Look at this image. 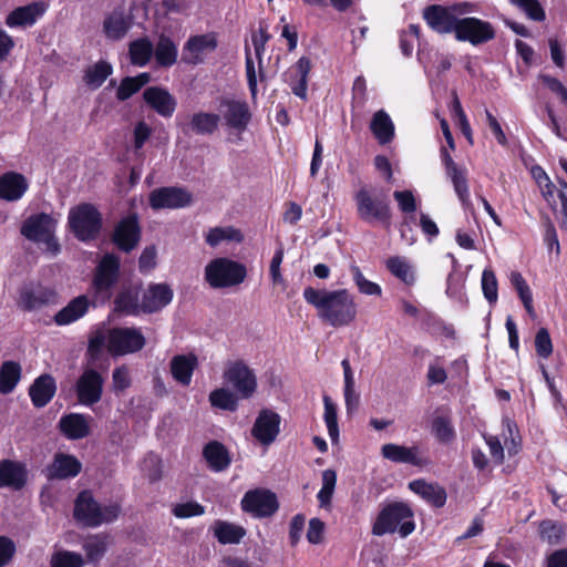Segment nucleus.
<instances>
[{
    "label": "nucleus",
    "instance_id": "obj_1",
    "mask_svg": "<svg viewBox=\"0 0 567 567\" xmlns=\"http://www.w3.org/2000/svg\"><path fill=\"white\" fill-rule=\"evenodd\" d=\"M305 300L316 308L318 318L334 327H347L357 318V303L347 289L327 290L307 287Z\"/></svg>",
    "mask_w": 567,
    "mask_h": 567
},
{
    "label": "nucleus",
    "instance_id": "obj_2",
    "mask_svg": "<svg viewBox=\"0 0 567 567\" xmlns=\"http://www.w3.org/2000/svg\"><path fill=\"white\" fill-rule=\"evenodd\" d=\"M473 11L474 4L464 1L452 6H427L423 9L422 16L433 31L440 34H455L461 17Z\"/></svg>",
    "mask_w": 567,
    "mask_h": 567
},
{
    "label": "nucleus",
    "instance_id": "obj_3",
    "mask_svg": "<svg viewBox=\"0 0 567 567\" xmlns=\"http://www.w3.org/2000/svg\"><path fill=\"white\" fill-rule=\"evenodd\" d=\"M413 513L404 503H393L385 506L373 524L372 533L377 536L393 534L396 530L401 537L409 536L415 528Z\"/></svg>",
    "mask_w": 567,
    "mask_h": 567
},
{
    "label": "nucleus",
    "instance_id": "obj_4",
    "mask_svg": "<svg viewBox=\"0 0 567 567\" xmlns=\"http://www.w3.org/2000/svg\"><path fill=\"white\" fill-rule=\"evenodd\" d=\"M121 507L117 504L101 506L89 491L81 492L74 504V518L86 527H97L117 518Z\"/></svg>",
    "mask_w": 567,
    "mask_h": 567
},
{
    "label": "nucleus",
    "instance_id": "obj_5",
    "mask_svg": "<svg viewBox=\"0 0 567 567\" xmlns=\"http://www.w3.org/2000/svg\"><path fill=\"white\" fill-rule=\"evenodd\" d=\"M246 276L245 265L226 257L215 258L205 267V279L214 289L237 286L245 280Z\"/></svg>",
    "mask_w": 567,
    "mask_h": 567
},
{
    "label": "nucleus",
    "instance_id": "obj_6",
    "mask_svg": "<svg viewBox=\"0 0 567 567\" xmlns=\"http://www.w3.org/2000/svg\"><path fill=\"white\" fill-rule=\"evenodd\" d=\"M68 223L71 231L81 241L94 240L102 229V215L89 203L80 204L70 209Z\"/></svg>",
    "mask_w": 567,
    "mask_h": 567
},
{
    "label": "nucleus",
    "instance_id": "obj_7",
    "mask_svg": "<svg viewBox=\"0 0 567 567\" xmlns=\"http://www.w3.org/2000/svg\"><path fill=\"white\" fill-rule=\"evenodd\" d=\"M56 220L49 214L40 213L28 217L22 226L21 234L29 240L34 243H43L47 250L56 255L60 245L54 238Z\"/></svg>",
    "mask_w": 567,
    "mask_h": 567
},
{
    "label": "nucleus",
    "instance_id": "obj_8",
    "mask_svg": "<svg viewBox=\"0 0 567 567\" xmlns=\"http://www.w3.org/2000/svg\"><path fill=\"white\" fill-rule=\"evenodd\" d=\"M120 259L113 254H106L102 257L95 268L92 289L96 301H106L112 296V289L118 281Z\"/></svg>",
    "mask_w": 567,
    "mask_h": 567
},
{
    "label": "nucleus",
    "instance_id": "obj_9",
    "mask_svg": "<svg viewBox=\"0 0 567 567\" xmlns=\"http://www.w3.org/2000/svg\"><path fill=\"white\" fill-rule=\"evenodd\" d=\"M223 379L230 385L239 399L251 398L257 390V378L254 370L244 360L228 361Z\"/></svg>",
    "mask_w": 567,
    "mask_h": 567
},
{
    "label": "nucleus",
    "instance_id": "obj_10",
    "mask_svg": "<svg viewBox=\"0 0 567 567\" xmlns=\"http://www.w3.org/2000/svg\"><path fill=\"white\" fill-rule=\"evenodd\" d=\"M495 35L496 31L491 22L474 17H461L455 32L456 40L470 42L472 45L486 43Z\"/></svg>",
    "mask_w": 567,
    "mask_h": 567
},
{
    "label": "nucleus",
    "instance_id": "obj_11",
    "mask_svg": "<svg viewBox=\"0 0 567 567\" xmlns=\"http://www.w3.org/2000/svg\"><path fill=\"white\" fill-rule=\"evenodd\" d=\"M148 202L155 210L178 209L189 206L193 202V195L183 187H159L150 193Z\"/></svg>",
    "mask_w": 567,
    "mask_h": 567
},
{
    "label": "nucleus",
    "instance_id": "obj_12",
    "mask_svg": "<svg viewBox=\"0 0 567 567\" xmlns=\"http://www.w3.org/2000/svg\"><path fill=\"white\" fill-rule=\"evenodd\" d=\"M145 338L136 328H114L109 334V350L112 354L123 355L142 350Z\"/></svg>",
    "mask_w": 567,
    "mask_h": 567
},
{
    "label": "nucleus",
    "instance_id": "obj_13",
    "mask_svg": "<svg viewBox=\"0 0 567 567\" xmlns=\"http://www.w3.org/2000/svg\"><path fill=\"white\" fill-rule=\"evenodd\" d=\"M278 507L276 494L268 489L248 491L241 499L243 511L258 518L272 516Z\"/></svg>",
    "mask_w": 567,
    "mask_h": 567
},
{
    "label": "nucleus",
    "instance_id": "obj_14",
    "mask_svg": "<svg viewBox=\"0 0 567 567\" xmlns=\"http://www.w3.org/2000/svg\"><path fill=\"white\" fill-rule=\"evenodd\" d=\"M104 388V378L94 369H85L75 383L79 403L92 406L101 401Z\"/></svg>",
    "mask_w": 567,
    "mask_h": 567
},
{
    "label": "nucleus",
    "instance_id": "obj_15",
    "mask_svg": "<svg viewBox=\"0 0 567 567\" xmlns=\"http://www.w3.org/2000/svg\"><path fill=\"white\" fill-rule=\"evenodd\" d=\"M359 217L364 221H380L390 225L391 212L389 205L379 199L372 198L365 189H360L355 196Z\"/></svg>",
    "mask_w": 567,
    "mask_h": 567
},
{
    "label": "nucleus",
    "instance_id": "obj_16",
    "mask_svg": "<svg viewBox=\"0 0 567 567\" xmlns=\"http://www.w3.org/2000/svg\"><path fill=\"white\" fill-rule=\"evenodd\" d=\"M174 291L168 284H150L141 296V311L155 313L168 306Z\"/></svg>",
    "mask_w": 567,
    "mask_h": 567
},
{
    "label": "nucleus",
    "instance_id": "obj_17",
    "mask_svg": "<svg viewBox=\"0 0 567 567\" xmlns=\"http://www.w3.org/2000/svg\"><path fill=\"white\" fill-rule=\"evenodd\" d=\"M219 107L221 113L220 117L229 128L239 133L247 128L251 120V113L246 102L223 100Z\"/></svg>",
    "mask_w": 567,
    "mask_h": 567
},
{
    "label": "nucleus",
    "instance_id": "obj_18",
    "mask_svg": "<svg viewBox=\"0 0 567 567\" xmlns=\"http://www.w3.org/2000/svg\"><path fill=\"white\" fill-rule=\"evenodd\" d=\"M82 470L81 462L71 454L55 453L44 473L49 481H62L78 476Z\"/></svg>",
    "mask_w": 567,
    "mask_h": 567
},
{
    "label": "nucleus",
    "instance_id": "obj_19",
    "mask_svg": "<svg viewBox=\"0 0 567 567\" xmlns=\"http://www.w3.org/2000/svg\"><path fill=\"white\" fill-rule=\"evenodd\" d=\"M141 239V228L136 215L123 218L115 227L113 234L114 244L123 251L133 250Z\"/></svg>",
    "mask_w": 567,
    "mask_h": 567
},
{
    "label": "nucleus",
    "instance_id": "obj_20",
    "mask_svg": "<svg viewBox=\"0 0 567 567\" xmlns=\"http://www.w3.org/2000/svg\"><path fill=\"white\" fill-rule=\"evenodd\" d=\"M280 416L271 410H262L257 416L251 433L264 445L271 444L279 434Z\"/></svg>",
    "mask_w": 567,
    "mask_h": 567
},
{
    "label": "nucleus",
    "instance_id": "obj_21",
    "mask_svg": "<svg viewBox=\"0 0 567 567\" xmlns=\"http://www.w3.org/2000/svg\"><path fill=\"white\" fill-rule=\"evenodd\" d=\"M92 417L81 413H69L63 415L58 427L60 432L69 440H81L90 435V422Z\"/></svg>",
    "mask_w": 567,
    "mask_h": 567
},
{
    "label": "nucleus",
    "instance_id": "obj_22",
    "mask_svg": "<svg viewBox=\"0 0 567 567\" xmlns=\"http://www.w3.org/2000/svg\"><path fill=\"white\" fill-rule=\"evenodd\" d=\"M143 97L145 102L161 116L171 117L176 109V99L165 89L158 86L147 87Z\"/></svg>",
    "mask_w": 567,
    "mask_h": 567
},
{
    "label": "nucleus",
    "instance_id": "obj_23",
    "mask_svg": "<svg viewBox=\"0 0 567 567\" xmlns=\"http://www.w3.org/2000/svg\"><path fill=\"white\" fill-rule=\"evenodd\" d=\"M217 41L212 34L190 37L183 51V60L186 63L198 64L203 61V54L216 49Z\"/></svg>",
    "mask_w": 567,
    "mask_h": 567
},
{
    "label": "nucleus",
    "instance_id": "obj_24",
    "mask_svg": "<svg viewBox=\"0 0 567 567\" xmlns=\"http://www.w3.org/2000/svg\"><path fill=\"white\" fill-rule=\"evenodd\" d=\"M381 455L393 463L421 466L424 461L421 457L417 446H404L394 443H386L381 447Z\"/></svg>",
    "mask_w": 567,
    "mask_h": 567
},
{
    "label": "nucleus",
    "instance_id": "obj_25",
    "mask_svg": "<svg viewBox=\"0 0 567 567\" xmlns=\"http://www.w3.org/2000/svg\"><path fill=\"white\" fill-rule=\"evenodd\" d=\"M56 383L51 374H41L29 389V395L35 408H44L54 396Z\"/></svg>",
    "mask_w": 567,
    "mask_h": 567
},
{
    "label": "nucleus",
    "instance_id": "obj_26",
    "mask_svg": "<svg viewBox=\"0 0 567 567\" xmlns=\"http://www.w3.org/2000/svg\"><path fill=\"white\" fill-rule=\"evenodd\" d=\"M28 181L22 174L8 172L0 176V198L7 202L20 199L27 192Z\"/></svg>",
    "mask_w": 567,
    "mask_h": 567
},
{
    "label": "nucleus",
    "instance_id": "obj_27",
    "mask_svg": "<svg viewBox=\"0 0 567 567\" xmlns=\"http://www.w3.org/2000/svg\"><path fill=\"white\" fill-rule=\"evenodd\" d=\"M27 482L25 467L11 460L0 461V487L21 489Z\"/></svg>",
    "mask_w": 567,
    "mask_h": 567
},
{
    "label": "nucleus",
    "instance_id": "obj_28",
    "mask_svg": "<svg viewBox=\"0 0 567 567\" xmlns=\"http://www.w3.org/2000/svg\"><path fill=\"white\" fill-rule=\"evenodd\" d=\"M45 9L47 7L42 2L19 7L7 17L6 23L10 28L32 25L45 12Z\"/></svg>",
    "mask_w": 567,
    "mask_h": 567
},
{
    "label": "nucleus",
    "instance_id": "obj_29",
    "mask_svg": "<svg viewBox=\"0 0 567 567\" xmlns=\"http://www.w3.org/2000/svg\"><path fill=\"white\" fill-rule=\"evenodd\" d=\"M197 363V358L194 354L173 357L169 363L172 377L182 385H188Z\"/></svg>",
    "mask_w": 567,
    "mask_h": 567
},
{
    "label": "nucleus",
    "instance_id": "obj_30",
    "mask_svg": "<svg viewBox=\"0 0 567 567\" xmlns=\"http://www.w3.org/2000/svg\"><path fill=\"white\" fill-rule=\"evenodd\" d=\"M409 487L437 508L443 507L446 503V492L439 484L426 483L423 480H415L409 484Z\"/></svg>",
    "mask_w": 567,
    "mask_h": 567
},
{
    "label": "nucleus",
    "instance_id": "obj_31",
    "mask_svg": "<svg viewBox=\"0 0 567 567\" xmlns=\"http://www.w3.org/2000/svg\"><path fill=\"white\" fill-rule=\"evenodd\" d=\"M89 306L86 296H78L54 316V321L58 326L70 324L82 318L87 312Z\"/></svg>",
    "mask_w": 567,
    "mask_h": 567
},
{
    "label": "nucleus",
    "instance_id": "obj_32",
    "mask_svg": "<svg viewBox=\"0 0 567 567\" xmlns=\"http://www.w3.org/2000/svg\"><path fill=\"white\" fill-rule=\"evenodd\" d=\"M203 456L208 463L209 467L215 472H221L226 470L230 464V456L226 447L217 442L213 441L205 445L203 450Z\"/></svg>",
    "mask_w": 567,
    "mask_h": 567
},
{
    "label": "nucleus",
    "instance_id": "obj_33",
    "mask_svg": "<svg viewBox=\"0 0 567 567\" xmlns=\"http://www.w3.org/2000/svg\"><path fill=\"white\" fill-rule=\"evenodd\" d=\"M370 130L380 144H388L394 137V125L389 114L380 110L374 113Z\"/></svg>",
    "mask_w": 567,
    "mask_h": 567
},
{
    "label": "nucleus",
    "instance_id": "obj_34",
    "mask_svg": "<svg viewBox=\"0 0 567 567\" xmlns=\"http://www.w3.org/2000/svg\"><path fill=\"white\" fill-rule=\"evenodd\" d=\"M310 70V60L307 56H301L295 65L296 76L291 78L289 81L292 93L302 100H307L308 75Z\"/></svg>",
    "mask_w": 567,
    "mask_h": 567
},
{
    "label": "nucleus",
    "instance_id": "obj_35",
    "mask_svg": "<svg viewBox=\"0 0 567 567\" xmlns=\"http://www.w3.org/2000/svg\"><path fill=\"white\" fill-rule=\"evenodd\" d=\"M131 22L125 18L123 12L114 11L104 19L103 31L111 40H121L125 37Z\"/></svg>",
    "mask_w": 567,
    "mask_h": 567
},
{
    "label": "nucleus",
    "instance_id": "obj_36",
    "mask_svg": "<svg viewBox=\"0 0 567 567\" xmlns=\"http://www.w3.org/2000/svg\"><path fill=\"white\" fill-rule=\"evenodd\" d=\"M220 120L219 114L197 112L193 114L189 127L198 135H212L218 128Z\"/></svg>",
    "mask_w": 567,
    "mask_h": 567
},
{
    "label": "nucleus",
    "instance_id": "obj_37",
    "mask_svg": "<svg viewBox=\"0 0 567 567\" xmlns=\"http://www.w3.org/2000/svg\"><path fill=\"white\" fill-rule=\"evenodd\" d=\"M21 378V367L14 361H6L0 368V393H11Z\"/></svg>",
    "mask_w": 567,
    "mask_h": 567
},
{
    "label": "nucleus",
    "instance_id": "obj_38",
    "mask_svg": "<svg viewBox=\"0 0 567 567\" xmlns=\"http://www.w3.org/2000/svg\"><path fill=\"white\" fill-rule=\"evenodd\" d=\"M446 176L451 179L454 190L463 205L470 204V190L467 185V171L458 165L445 171Z\"/></svg>",
    "mask_w": 567,
    "mask_h": 567
},
{
    "label": "nucleus",
    "instance_id": "obj_39",
    "mask_svg": "<svg viewBox=\"0 0 567 567\" xmlns=\"http://www.w3.org/2000/svg\"><path fill=\"white\" fill-rule=\"evenodd\" d=\"M153 52L155 53L156 61L162 66H171L177 60V47L173 40L165 34L159 37Z\"/></svg>",
    "mask_w": 567,
    "mask_h": 567
},
{
    "label": "nucleus",
    "instance_id": "obj_40",
    "mask_svg": "<svg viewBox=\"0 0 567 567\" xmlns=\"http://www.w3.org/2000/svg\"><path fill=\"white\" fill-rule=\"evenodd\" d=\"M107 549V537L102 534L91 535L84 539L83 550L87 563L95 564L102 559Z\"/></svg>",
    "mask_w": 567,
    "mask_h": 567
},
{
    "label": "nucleus",
    "instance_id": "obj_41",
    "mask_svg": "<svg viewBox=\"0 0 567 567\" xmlns=\"http://www.w3.org/2000/svg\"><path fill=\"white\" fill-rule=\"evenodd\" d=\"M214 534L221 544H239L246 530L241 526L218 520L215 524Z\"/></svg>",
    "mask_w": 567,
    "mask_h": 567
},
{
    "label": "nucleus",
    "instance_id": "obj_42",
    "mask_svg": "<svg viewBox=\"0 0 567 567\" xmlns=\"http://www.w3.org/2000/svg\"><path fill=\"white\" fill-rule=\"evenodd\" d=\"M151 80L150 73H141L137 76L124 78L116 91V97L120 101L130 99L133 94L138 92Z\"/></svg>",
    "mask_w": 567,
    "mask_h": 567
},
{
    "label": "nucleus",
    "instance_id": "obj_43",
    "mask_svg": "<svg viewBox=\"0 0 567 567\" xmlns=\"http://www.w3.org/2000/svg\"><path fill=\"white\" fill-rule=\"evenodd\" d=\"M112 65L106 61H99L89 66L84 74L85 83L92 89H99L104 81L112 74Z\"/></svg>",
    "mask_w": 567,
    "mask_h": 567
},
{
    "label": "nucleus",
    "instance_id": "obj_44",
    "mask_svg": "<svg viewBox=\"0 0 567 567\" xmlns=\"http://www.w3.org/2000/svg\"><path fill=\"white\" fill-rule=\"evenodd\" d=\"M131 62L134 65L144 66L151 60L154 47L152 42L146 39H138L130 44Z\"/></svg>",
    "mask_w": 567,
    "mask_h": 567
},
{
    "label": "nucleus",
    "instance_id": "obj_45",
    "mask_svg": "<svg viewBox=\"0 0 567 567\" xmlns=\"http://www.w3.org/2000/svg\"><path fill=\"white\" fill-rule=\"evenodd\" d=\"M209 402L213 406L234 412L238 408V395L229 389L219 388L210 392Z\"/></svg>",
    "mask_w": 567,
    "mask_h": 567
},
{
    "label": "nucleus",
    "instance_id": "obj_46",
    "mask_svg": "<svg viewBox=\"0 0 567 567\" xmlns=\"http://www.w3.org/2000/svg\"><path fill=\"white\" fill-rule=\"evenodd\" d=\"M539 537L549 545H558L565 537V527L550 519L543 520L539 524Z\"/></svg>",
    "mask_w": 567,
    "mask_h": 567
},
{
    "label": "nucleus",
    "instance_id": "obj_47",
    "mask_svg": "<svg viewBox=\"0 0 567 567\" xmlns=\"http://www.w3.org/2000/svg\"><path fill=\"white\" fill-rule=\"evenodd\" d=\"M224 240L240 243L243 235L234 227H215L206 236V243L212 247L218 246Z\"/></svg>",
    "mask_w": 567,
    "mask_h": 567
},
{
    "label": "nucleus",
    "instance_id": "obj_48",
    "mask_svg": "<svg viewBox=\"0 0 567 567\" xmlns=\"http://www.w3.org/2000/svg\"><path fill=\"white\" fill-rule=\"evenodd\" d=\"M114 310L127 315H137L141 311V300L131 290L121 291L114 300Z\"/></svg>",
    "mask_w": 567,
    "mask_h": 567
},
{
    "label": "nucleus",
    "instance_id": "obj_49",
    "mask_svg": "<svg viewBox=\"0 0 567 567\" xmlns=\"http://www.w3.org/2000/svg\"><path fill=\"white\" fill-rule=\"evenodd\" d=\"M337 484V473L333 470H324L322 472V486L317 497L321 507H329Z\"/></svg>",
    "mask_w": 567,
    "mask_h": 567
},
{
    "label": "nucleus",
    "instance_id": "obj_50",
    "mask_svg": "<svg viewBox=\"0 0 567 567\" xmlns=\"http://www.w3.org/2000/svg\"><path fill=\"white\" fill-rule=\"evenodd\" d=\"M389 271L401 279L403 282L410 285L414 281V272L411 265L401 257H391L386 261Z\"/></svg>",
    "mask_w": 567,
    "mask_h": 567
},
{
    "label": "nucleus",
    "instance_id": "obj_51",
    "mask_svg": "<svg viewBox=\"0 0 567 567\" xmlns=\"http://www.w3.org/2000/svg\"><path fill=\"white\" fill-rule=\"evenodd\" d=\"M432 431L442 443H449L455 437V432L449 415H436L432 422Z\"/></svg>",
    "mask_w": 567,
    "mask_h": 567
},
{
    "label": "nucleus",
    "instance_id": "obj_52",
    "mask_svg": "<svg viewBox=\"0 0 567 567\" xmlns=\"http://www.w3.org/2000/svg\"><path fill=\"white\" fill-rule=\"evenodd\" d=\"M84 558L81 554L70 550H59L51 556V567H83Z\"/></svg>",
    "mask_w": 567,
    "mask_h": 567
},
{
    "label": "nucleus",
    "instance_id": "obj_53",
    "mask_svg": "<svg viewBox=\"0 0 567 567\" xmlns=\"http://www.w3.org/2000/svg\"><path fill=\"white\" fill-rule=\"evenodd\" d=\"M350 271L353 278L355 286L359 291L367 296H380L382 290L381 287L364 278L361 269L355 264L350 265Z\"/></svg>",
    "mask_w": 567,
    "mask_h": 567
},
{
    "label": "nucleus",
    "instance_id": "obj_54",
    "mask_svg": "<svg viewBox=\"0 0 567 567\" xmlns=\"http://www.w3.org/2000/svg\"><path fill=\"white\" fill-rule=\"evenodd\" d=\"M323 419L328 429L329 436L331 437L332 441H337L339 437L337 406L328 395H323Z\"/></svg>",
    "mask_w": 567,
    "mask_h": 567
},
{
    "label": "nucleus",
    "instance_id": "obj_55",
    "mask_svg": "<svg viewBox=\"0 0 567 567\" xmlns=\"http://www.w3.org/2000/svg\"><path fill=\"white\" fill-rule=\"evenodd\" d=\"M511 3L525 12L528 19L534 21H544L546 18L545 10L538 0H509Z\"/></svg>",
    "mask_w": 567,
    "mask_h": 567
},
{
    "label": "nucleus",
    "instance_id": "obj_56",
    "mask_svg": "<svg viewBox=\"0 0 567 567\" xmlns=\"http://www.w3.org/2000/svg\"><path fill=\"white\" fill-rule=\"evenodd\" d=\"M482 289L484 297L493 303L497 300V279L492 269H484L482 274Z\"/></svg>",
    "mask_w": 567,
    "mask_h": 567
},
{
    "label": "nucleus",
    "instance_id": "obj_57",
    "mask_svg": "<svg viewBox=\"0 0 567 567\" xmlns=\"http://www.w3.org/2000/svg\"><path fill=\"white\" fill-rule=\"evenodd\" d=\"M270 34L267 32V25L260 24L258 32L251 37V42L255 49L256 58L258 59L259 72L262 68V53L265 52L266 43L269 41Z\"/></svg>",
    "mask_w": 567,
    "mask_h": 567
},
{
    "label": "nucleus",
    "instance_id": "obj_58",
    "mask_svg": "<svg viewBox=\"0 0 567 567\" xmlns=\"http://www.w3.org/2000/svg\"><path fill=\"white\" fill-rule=\"evenodd\" d=\"M535 349L539 357L546 359L553 352V343L549 332L546 328H542L537 331L535 337Z\"/></svg>",
    "mask_w": 567,
    "mask_h": 567
},
{
    "label": "nucleus",
    "instance_id": "obj_59",
    "mask_svg": "<svg viewBox=\"0 0 567 567\" xmlns=\"http://www.w3.org/2000/svg\"><path fill=\"white\" fill-rule=\"evenodd\" d=\"M43 300L38 297L30 287H22L19 292L18 305L24 310H33L39 308Z\"/></svg>",
    "mask_w": 567,
    "mask_h": 567
},
{
    "label": "nucleus",
    "instance_id": "obj_60",
    "mask_svg": "<svg viewBox=\"0 0 567 567\" xmlns=\"http://www.w3.org/2000/svg\"><path fill=\"white\" fill-rule=\"evenodd\" d=\"M113 389L115 392H122L131 385L130 370L126 365L117 367L112 373Z\"/></svg>",
    "mask_w": 567,
    "mask_h": 567
},
{
    "label": "nucleus",
    "instance_id": "obj_61",
    "mask_svg": "<svg viewBox=\"0 0 567 567\" xmlns=\"http://www.w3.org/2000/svg\"><path fill=\"white\" fill-rule=\"evenodd\" d=\"M152 128L144 121L136 123L133 132V142L135 152H140L145 142L151 137Z\"/></svg>",
    "mask_w": 567,
    "mask_h": 567
},
{
    "label": "nucleus",
    "instance_id": "obj_62",
    "mask_svg": "<svg viewBox=\"0 0 567 567\" xmlns=\"http://www.w3.org/2000/svg\"><path fill=\"white\" fill-rule=\"evenodd\" d=\"M204 507L195 502L178 504L174 507L173 514L179 518H188L204 514Z\"/></svg>",
    "mask_w": 567,
    "mask_h": 567
},
{
    "label": "nucleus",
    "instance_id": "obj_63",
    "mask_svg": "<svg viewBox=\"0 0 567 567\" xmlns=\"http://www.w3.org/2000/svg\"><path fill=\"white\" fill-rule=\"evenodd\" d=\"M284 247L280 245L275 251V255L270 261L269 272L275 285L284 284V278L280 272V265L284 260Z\"/></svg>",
    "mask_w": 567,
    "mask_h": 567
},
{
    "label": "nucleus",
    "instance_id": "obj_64",
    "mask_svg": "<svg viewBox=\"0 0 567 567\" xmlns=\"http://www.w3.org/2000/svg\"><path fill=\"white\" fill-rule=\"evenodd\" d=\"M394 199L398 202L400 209L403 213H413L416 209L415 198L410 190H395L393 193Z\"/></svg>",
    "mask_w": 567,
    "mask_h": 567
}]
</instances>
